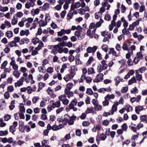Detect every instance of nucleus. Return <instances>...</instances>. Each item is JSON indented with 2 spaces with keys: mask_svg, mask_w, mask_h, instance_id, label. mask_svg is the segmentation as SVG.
<instances>
[{
  "mask_svg": "<svg viewBox=\"0 0 147 147\" xmlns=\"http://www.w3.org/2000/svg\"><path fill=\"white\" fill-rule=\"evenodd\" d=\"M38 24L40 27L45 26L47 24L46 21L42 20H40L38 21V19L37 18H36L34 20L32 24L31 27L30 28V30L35 29Z\"/></svg>",
  "mask_w": 147,
  "mask_h": 147,
  "instance_id": "obj_1",
  "label": "nucleus"
},
{
  "mask_svg": "<svg viewBox=\"0 0 147 147\" xmlns=\"http://www.w3.org/2000/svg\"><path fill=\"white\" fill-rule=\"evenodd\" d=\"M68 71L69 73L66 75L63 78V79L66 82L72 79L76 74V72L74 69H71Z\"/></svg>",
  "mask_w": 147,
  "mask_h": 147,
  "instance_id": "obj_2",
  "label": "nucleus"
},
{
  "mask_svg": "<svg viewBox=\"0 0 147 147\" xmlns=\"http://www.w3.org/2000/svg\"><path fill=\"white\" fill-rule=\"evenodd\" d=\"M100 63L101 64L98 65L97 68V71L98 73H100L103 70L106 69L108 67V65L105 60H103L101 61Z\"/></svg>",
  "mask_w": 147,
  "mask_h": 147,
  "instance_id": "obj_3",
  "label": "nucleus"
},
{
  "mask_svg": "<svg viewBox=\"0 0 147 147\" xmlns=\"http://www.w3.org/2000/svg\"><path fill=\"white\" fill-rule=\"evenodd\" d=\"M117 15L116 14H114L113 16V19L112 21V24L115 27H117V28L120 27L121 25V20H118L117 22H115V21L117 19Z\"/></svg>",
  "mask_w": 147,
  "mask_h": 147,
  "instance_id": "obj_4",
  "label": "nucleus"
},
{
  "mask_svg": "<svg viewBox=\"0 0 147 147\" xmlns=\"http://www.w3.org/2000/svg\"><path fill=\"white\" fill-rule=\"evenodd\" d=\"M58 98L59 100L61 101L64 105H67L69 103V100L66 98V96L65 94L60 95L59 97Z\"/></svg>",
  "mask_w": 147,
  "mask_h": 147,
  "instance_id": "obj_5",
  "label": "nucleus"
},
{
  "mask_svg": "<svg viewBox=\"0 0 147 147\" xmlns=\"http://www.w3.org/2000/svg\"><path fill=\"white\" fill-rule=\"evenodd\" d=\"M75 35L77 37L79 40H81L84 37L85 33L82 31H76L74 33Z\"/></svg>",
  "mask_w": 147,
  "mask_h": 147,
  "instance_id": "obj_6",
  "label": "nucleus"
},
{
  "mask_svg": "<svg viewBox=\"0 0 147 147\" xmlns=\"http://www.w3.org/2000/svg\"><path fill=\"white\" fill-rule=\"evenodd\" d=\"M34 21L33 19L32 18H25V21L27 22L25 25V27L27 28H29L30 26L31 27L32 25L31 24H32V23Z\"/></svg>",
  "mask_w": 147,
  "mask_h": 147,
  "instance_id": "obj_7",
  "label": "nucleus"
},
{
  "mask_svg": "<svg viewBox=\"0 0 147 147\" xmlns=\"http://www.w3.org/2000/svg\"><path fill=\"white\" fill-rule=\"evenodd\" d=\"M103 76L102 74L100 73L96 75V78L93 80V82H98L102 81L103 79Z\"/></svg>",
  "mask_w": 147,
  "mask_h": 147,
  "instance_id": "obj_8",
  "label": "nucleus"
},
{
  "mask_svg": "<svg viewBox=\"0 0 147 147\" xmlns=\"http://www.w3.org/2000/svg\"><path fill=\"white\" fill-rule=\"evenodd\" d=\"M25 78L23 77H21L19 80L14 83V86L16 87H17L22 86L23 84V82Z\"/></svg>",
  "mask_w": 147,
  "mask_h": 147,
  "instance_id": "obj_9",
  "label": "nucleus"
},
{
  "mask_svg": "<svg viewBox=\"0 0 147 147\" xmlns=\"http://www.w3.org/2000/svg\"><path fill=\"white\" fill-rule=\"evenodd\" d=\"M114 103V104L113 105L111 109L110 110V113L111 115H113L114 113L117 111V106L118 105L117 101H115Z\"/></svg>",
  "mask_w": 147,
  "mask_h": 147,
  "instance_id": "obj_10",
  "label": "nucleus"
},
{
  "mask_svg": "<svg viewBox=\"0 0 147 147\" xmlns=\"http://www.w3.org/2000/svg\"><path fill=\"white\" fill-rule=\"evenodd\" d=\"M97 49V47L96 46H94L92 47H88L86 49V50L88 53H92L93 54H94Z\"/></svg>",
  "mask_w": 147,
  "mask_h": 147,
  "instance_id": "obj_11",
  "label": "nucleus"
},
{
  "mask_svg": "<svg viewBox=\"0 0 147 147\" xmlns=\"http://www.w3.org/2000/svg\"><path fill=\"white\" fill-rule=\"evenodd\" d=\"M96 29L92 30V31L90 29L87 30L86 32L87 35L91 37H93L95 33Z\"/></svg>",
  "mask_w": 147,
  "mask_h": 147,
  "instance_id": "obj_12",
  "label": "nucleus"
},
{
  "mask_svg": "<svg viewBox=\"0 0 147 147\" xmlns=\"http://www.w3.org/2000/svg\"><path fill=\"white\" fill-rule=\"evenodd\" d=\"M63 49L62 47L59 46V45H55V49H53L52 51L53 52H55L56 51H58L59 53H62Z\"/></svg>",
  "mask_w": 147,
  "mask_h": 147,
  "instance_id": "obj_13",
  "label": "nucleus"
},
{
  "mask_svg": "<svg viewBox=\"0 0 147 147\" xmlns=\"http://www.w3.org/2000/svg\"><path fill=\"white\" fill-rule=\"evenodd\" d=\"M64 93L67 96V97L68 98L73 96L74 95V93L73 92L70 91L69 90H67V89H65Z\"/></svg>",
  "mask_w": 147,
  "mask_h": 147,
  "instance_id": "obj_14",
  "label": "nucleus"
},
{
  "mask_svg": "<svg viewBox=\"0 0 147 147\" xmlns=\"http://www.w3.org/2000/svg\"><path fill=\"white\" fill-rule=\"evenodd\" d=\"M64 127V125L62 124H60L58 125H55L52 126V130L53 131H56L63 128Z\"/></svg>",
  "mask_w": 147,
  "mask_h": 147,
  "instance_id": "obj_15",
  "label": "nucleus"
},
{
  "mask_svg": "<svg viewBox=\"0 0 147 147\" xmlns=\"http://www.w3.org/2000/svg\"><path fill=\"white\" fill-rule=\"evenodd\" d=\"M143 109V106L138 105L135 107V111L137 114H139L140 111H142Z\"/></svg>",
  "mask_w": 147,
  "mask_h": 147,
  "instance_id": "obj_16",
  "label": "nucleus"
},
{
  "mask_svg": "<svg viewBox=\"0 0 147 147\" xmlns=\"http://www.w3.org/2000/svg\"><path fill=\"white\" fill-rule=\"evenodd\" d=\"M51 101L53 102L52 105L53 106L54 108H59L61 106V102L59 100L56 102L54 100H51Z\"/></svg>",
  "mask_w": 147,
  "mask_h": 147,
  "instance_id": "obj_17",
  "label": "nucleus"
},
{
  "mask_svg": "<svg viewBox=\"0 0 147 147\" xmlns=\"http://www.w3.org/2000/svg\"><path fill=\"white\" fill-rule=\"evenodd\" d=\"M48 94L52 97L54 98L56 97V95L53 93L54 91L50 87H49L47 89Z\"/></svg>",
  "mask_w": 147,
  "mask_h": 147,
  "instance_id": "obj_18",
  "label": "nucleus"
},
{
  "mask_svg": "<svg viewBox=\"0 0 147 147\" xmlns=\"http://www.w3.org/2000/svg\"><path fill=\"white\" fill-rule=\"evenodd\" d=\"M80 7V3L79 2H77L74 4L71 5V9L72 10H73L74 9L78 8Z\"/></svg>",
  "mask_w": 147,
  "mask_h": 147,
  "instance_id": "obj_19",
  "label": "nucleus"
},
{
  "mask_svg": "<svg viewBox=\"0 0 147 147\" xmlns=\"http://www.w3.org/2000/svg\"><path fill=\"white\" fill-rule=\"evenodd\" d=\"M76 118V117L74 115L71 116L70 118V119L67 122L69 125H73L74 123V120H75Z\"/></svg>",
  "mask_w": 147,
  "mask_h": 147,
  "instance_id": "obj_20",
  "label": "nucleus"
},
{
  "mask_svg": "<svg viewBox=\"0 0 147 147\" xmlns=\"http://www.w3.org/2000/svg\"><path fill=\"white\" fill-rule=\"evenodd\" d=\"M134 73V71L133 69L129 70L127 74L125 76L124 78L126 79H127L130 77L131 76L133 75Z\"/></svg>",
  "mask_w": 147,
  "mask_h": 147,
  "instance_id": "obj_21",
  "label": "nucleus"
},
{
  "mask_svg": "<svg viewBox=\"0 0 147 147\" xmlns=\"http://www.w3.org/2000/svg\"><path fill=\"white\" fill-rule=\"evenodd\" d=\"M123 80V79H121L120 77L119 76L115 77L114 78V80L115 82V85L116 86H118L120 82L121 81H122Z\"/></svg>",
  "mask_w": 147,
  "mask_h": 147,
  "instance_id": "obj_22",
  "label": "nucleus"
},
{
  "mask_svg": "<svg viewBox=\"0 0 147 147\" xmlns=\"http://www.w3.org/2000/svg\"><path fill=\"white\" fill-rule=\"evenodd\" d=\"M35 4L30 2H27L25 4V7L27 9H29L31 7H33Z\"/></svg>",
  "mask_w": 147,
  "mask_h": 147,
  "instance_id": "obj_23",
  "label": "nucleus"
},
{
  "mask_svg": "<svg viewBox=\"0 0 147 147\" xmlns=\"http://www.w3.org/2000/svg\"><path fill=\"white\" fill-rule=\"evenodd\" d=\"M121 22L123 23V26L124 28H127L128 25V23L125 20L124 17H122L121 19Z\"/></svg>",
  "mask_w": 147,
  "mask_h": 147,
  "instance_id": "obj_24",
  "label": "nucleus"
},
{
  "mask_svg": "<svg viewBox=\"0 0 147 147\" xmlns=\"http://www.w3.org/2000/svg\"><path fill=\"white\" fill-rule=\"evenodd\" d=\"M5 36L9 38H10L13 36V33L11 30L7 31L5 33Z\"/></svg>",
  "mask_w": 147,
  "mask_h": 147,
  "instance_id": "obj_25",
  "label": "nucleus"
},
{
  "mask_svg": "<svg viewBox=\"0 0 147 147\" xmlns=\"http://www.w3.org/2000/svg\"><path fill=\"white\" fill-rule=\"evenodd\" d=\"M137 82V80L135 77H132L128 81V85H131L133 83H135Z\"/></svg>",
  "mask_w": 147,
  "mask_h": 147,
  "instance_id": "obj_26",
  "label": "nucleus"
},
{
  "mask_svg": "<svg viewBox=\"0 0 147 147\" xmlns=\"http://www.w3.org/2000/svg\"><path fill=\"white\" fill-rule=\"evenodd\" d=\"M29 34V31L28 30H22L20 32V34L21 36H23L25 35L27 36Z\"/></svg>",
  "mask_w": 147,
  "mask_h": 147,
  "instance_id": "obj_27",
  "label": "nucleus"
},
{
  "mask_svg": "<svg viewBox=\"0 0 147 147\" xmlns=\"http://www.w3.org/2000/svg\"><path fill=\"white\" fill-rule=\"evenodd\" d=\"M109 54H112L113 55L116 56H118V55L117 54L116 52L115 51L114 49L113 48H109Z\"/></svg>",
  "mask_w": 147,
  "mask_h": 147,
  "instance_id": "obj_28",
  "label": "nucleus"
},
{
  "mask_svg": "<svg viewBox=\"0 0 147 147\" xmlns=\"http://www.w3.org/2000/svg\"><path fill=\"white\" fill-rule=\"evenodd\" d=\"M140 119L141 121L145 122L146 123H147V116L146 115H143L141 116L140 117Z\"/></svg>",
  "mask_w": 147,
  "mask_h": 147,
  "instance_id": "obj_29",
  "label": "nucleus"
},
{
  "mask_svg": "<svg viewBox=\"0 0 147 147\" xmlns=\"http://www.w3.org/2000/svg\"><path fill=\"white\" fill-rule=\"evenodd\" d=\"M19 110L20 113H24L25 111V109L23 104L20 103L19 105Z\"/></svg>",
  "mask_w": 147,
  "mask_h": 147,
  "instance_id": "obj_30",
  "label": "nucleus"
},
{
  "mask_svg": "<svg viewBox=\"0 0 147 147\" xmlns=\"http://www.w3.org/2000/svg\"><path fill=\"white\" fill-rule=\"evenodd\" d=\"M70 118L69 116L67 114L65 115L64 116V119H63L64 122V125H66L67 124V123Z\"/></svg>",
  "mask_w": 147,
  "mask_h": 147,
  "instance_id": "obj_31",
  "label": "nucleus"
},
{
  "mask_svg": "<svg viewBox=\"0 0 147 147\" xmlns=\"http://www.w3.org/2000/svg\"><path fill=\"white\" fill-rule=\"evenodd\" d=\"M25 22V18L23 17L22 18L21 20L18 23V25L20 27H22L24 26V22Z\"/></svg>",
  "mask_w": 147,
  "mask_h": 147,
  "instance_id": "obj_32",
  "label": "nucleus"
},
{
  "mask_svg": "<svg viewBox=\"0 0 147 147\" xmlns=\"http://www.w3.org/2000/svg\"><path fill=\"white\" fill-rule=\"evenodd\" d=\"M94 112V109L93 107H91L88 108L86 111V114L92 113Z\"/></svg>",
  "mask_w": 147,
  "mask_h": 147,
  "instance_id": "obj_33",
  "label": "nucleus"
},
{
  "mask_svg": "<svg viewBox=\"0 0 147 147\" xmlns=\"http://www.w3.org/2000/svg\"><path fill=\"white\" fill-rule=\"evenodd\" d=\"M32 43L34 45L37 44V43H39L42 41L40 40L38 38H34L32 40Z\"/></svg>",
  "mask_w": 147,
  "mask_h": 147,
  "instance_id": "obj_34",
  "label": "nucleus"
},
{
  "mask_svg": "<svg viewBox=\"0 0 147 147\" xmlns=\"http://www.w3.org/2000/svg\"><path fill=\"white\" fill-rule=\"evenodd\" d=\"M38 71L40 73L44 74L46 72V69L44 68V67L43 66H39L38 67Z\"/></svg>",
  "mask_w": 147,
  "mask_h": 147,
  "instance_id": "obj_35",
  "label": "nucleus"
},
{
  "mask_svg": "<svg viewBox=\"0 0 147 147\" xmlns=\"http://www.w3.org/2000/svg\"><path fill=\"white\" fill-rule=\"evenodd\" d=\"M33 79V76L32 74H30L27 78H25V81L26 83H28L30 82V80H32Z\"/></svg>",
  "mask_w": 147,
  "mask_h": 147,
  "instance_id": "obj_36",
  "label": "nucleus"
},
{
  "mask_svg": "<svg viewBox=\"0 0 147 147\" xmlns=\"http://www.w3.org/2000/svg\"><path fill=\"white\" fill-rule=\"evenodd\" d=\"M88 75L95 74V71L93 67H89L88 69Z\"/></svg>",
  "mask_w": 147,
  "mask_h": 147,
  "instance_id": "obj_37",
  "label": "nucleus"
},
{
  "mask_svg": "<svg viewBox=\"0 0 147 147\" xmlns=\"http://www.w3.org/2000/svg\"><path fill=\"white\" fill-rule=\"evenodd\" d=\"M8 7L7 6L3 7L0 5V11L2 12H5L7 11L8 10Z\"/></svg>",
  "mask_w": 147,
  "mask_h": 147,
  "instance_id": "obj_38",
  "label": "nucleus"
},
{
  "mask_svg": "<svg viewBox=\"0 0 147 147\" xmlns=\"http://www.w3.org/2000/svg\"><path fill=\"white\" fill-rule=\"evenodd\" d=\"M130 45V44L129 43H124L123 46H122V49L125 51L128 50V47Z\"/></svg>",
  "mask_w": 147,
  "mask_h": 147,
  "instance_id": "obj_39",
  "label": "nucleus"
},
{
  "mask_svg": "<svg viewBox=\"0 0 147 147\" xmlns=\"http://www.w3.org/2000/svg\"><path fill=\"white\" fill-rule=\"evenodd\" d=\"M124 108L127 112L131 111L133 110L132 107L129 105H126Z\"/></svg>",
  "mask_w": 147,
  "mask_h": 147,
  "instance_id": "obj_40",
  "label": "nucleus"
},
{
  "mask_svg": "<svg viewBox=\"0 0 147 147\" xmlns=\"http://www.w3.org/2000/svg\"><path fill=\"white\" fill-rule=\"evenodd\" d=\"M8 45L11 47H13L17 46V44L14 40H13L9 42Z\"/></svg>",
  "mask_w": 147,
  "mask_h": 147,
  "instance_id": "obj_41",
  "label": "nucleus"
},
{
  "mask_svg": "<svg viewBox=\"0 0 147 147\" xmlns=\"http://www.w3.org/2000/svg\"><path fill=\"white\" fill-rule=\"evenodd\" d=\"M105 97L108 100H109L110 99H114L115 97V96L113 94H108Z\"/></svg>",
  "mask_w": 147,
  "mask_h": 147,
  "instance_id": "obj_42",
  "label": "nucleus"
},
{
  "mask_svg": "<svg viewBox=\"0 0 147 147\" xmlns=\"http://www.w3.org/2000/svg\"><path fill=\"white\" fill-rule=\"evenodd\" d=\"M18 22V18L15 16H13L11 21L12 24L13 25H15Z\"/></svg>",
  "mask_w": 147,
  "mask_h": 147,
  "instance_id": "obj_43",
  "label": "nucleus"
},
{
  "mask_svg": "<svg viewBox=\"0 0 147 147\" xmlns=\"http://www.w3.org/2000/svg\"><path fill=\"white\" fill-rule=\"evenodd\" d=\"M74 84L73 83L71 82L68 83L66 85L67 88L65 89H67V90H70L73 87Z\"/></svg>",
  "mask_w": 147,
  "mask_h": 147,
  "instance_id": "obj_44",
  "label": "nucleus"
},
{
  "mask_svg": "<svg viewBox=\"0 0 147 147\" xmlns=\"http://www.w3.org/2000/svg\"><path fill=\"white\" fill-rule=\"evenodd\" d=\"M8 132L7 130L4 131H0V136H7L8 134Z\"/></svg>",
  "mask_w": 147,
  "mask_h": 147,
  "instance_id": "obj_45",
  "label": "nucleus"
},
{
  "mask_svg": "<svg viewBox=\"0 0 147 147\" xmlns=\"http://www.w3.org/2000/svg\"><path fill=\"white\" fill-rule=\"evenodd\" d=\"M127 28H124L122 30V33L124 35H129L130 34V32L128 30V29H126Z\"/></svg>",
  "mask_w": 147,
  "mask_h": 147,
  "instance_id": "obj_46",
  "label": "nucleus"
},
{
  "mask_svg": "<svg viewBox=\"0 0 147 147\" xmlns=\"http://www.w3.org/2000/svg\"><path fill=\"white\" fill-rule=\"evenodd\" d=\"M15 104V101L14 100H12L11 102V105L9 106V109L11 110H12L15 107L14 104Z\"/></svg>",
  "mask_w": 147,
  "mask_h": 147,
  "instance_id": "obj_47",
  "label": "nucleus"
},
{
  "mask_svg": "<svg viewBox=\"0 0 147 147\" xmlns=\"http://www.w3.org/2000/svg\"><path fill=\"white\" fill-rule=\"evenodd\" d=\"M44 47V44L43 42L41 41L39 43L38 45V46L36 47L35 48L37 49L38 51L40 49H41L42 47Z\"/></svg>",
  "mask_w": 147,
  "mask_h": 147,
  "instance_id": "obj_48",
  "label": "nucleus"
},
{
  "mask_svg": "<svg viewBox=\"0 0 147 147\" xmlns=\"http://www.w3.org/2000/svg\"><path fill=\"white\" fill-rule=\"evenodd\" d=\"M103 22V20L100 18L99 21L97 22L95 24L96 27V28L100 27L101 26V24Z\"/></svg>",
  "mask_w": 147,
  "mask_h": 147,
  "instance_id": "obj_49",
  "label": "nucleus"
},
{
  "mask_svg": "<svg viewBox=\"0 0 147 147\" xmlns=\"http://www.w3.org/2000/svg\"><path fill=\"white\" fill-rule=\"evenodd\" d=\"M105 100L103 101L102 102V105L103 106H108L109 105V100H108L107 99L105 98V97H104Z\"/></svg>",
  "mask_w": 147,
  "mask_h": 147,
  "instance_id": "obj_50",
  "label": "nucleus"
},
{
  "mask_svg": "<svg viewBox=\"0 0 147 147\" xmlns=\"http://www.w3.org/2000/svg\"><path fill=\"white\" fill-rule=\"evenodd\" d=\"M94 108L96 111H100L102 109V107L98 104L94 106Z\"/></svg>",
  "mask_w": 147,
  "mask_h": 147,
  "instance_id": "obj_51",
  "label": "nucleus"
},
{
  "mask_svg": "<svg viewBox=\"0 0 147 147\" xmlns=\"http://www.w3.org/2000/svg\"><path fill=\"white\" fill-rule=\"evenodd\" d=\"M70 134L69 133L68 134H66L65 137L61 140L65 141L69 139L70 138Z\"/></svg>",
  "mask_w": 147,
  "mask_h": 147,
  "instance_id": "obj_52",
  "label": "nucleus"
},
{
  "mask_svg": "<svg viewBox=\"0 0 147 147\" xmlns=\"http://www.w3.org/2000/svg\"><path fill=\"white\" fill-rule=\"evenodd\" d=\"M42 9L45 11L48 10L49 8V4L47 3H46L44 4L42 7Z\"/></svg>",
  "mask_w": 147,
  "mask_h": 147,
  "instance_id": "obj_53",
  "label": "nucleus"
},
{
  "mask_svg": "<svg viewBox=\"0 0 147 147\" xmlns=\"http://www.w3.org/2000/svg\"><path fill=\"white\" fill-rule=\"evenodd\" d=\"M47 71L48 73L52 74L54 71L53 68L51 67H49L47 68Z\"/></svg>",
  "mask_w": 147,
  "mask_h": 147,
  "instance_id": "obj_54",
  "label": "nucleus"
},
{
  "mask_svg": "<svg viewBox=\"0 0 147 147\" xmlns=\"http://www.w3.org/2000/svg\"><path fill=\"white\" fill-rule=\"evenodd\" d=\"M138 90L136 87H135L134 88H132L131 90V92L132 94H136L138 93Z\"/></svg>",
  "mask_w": 147,
  "mask_h": 147,
  "instance_id": "obj_55",
  "label": "nucleus"
},
{
  "mask_svg": "<svg viewBox=\"0 0 147 147\" xmlns=\"http://www.w3.org/2000/svg\"><path fill=\"white\" fill-rule=\"evenodd\" d=\"M142 20V19L141 18H139L138 20L133 22L132 24L135 26H136L138 25H139L140 22Z\"/></svg>",
  "mask_w": 147,
  "mask_h": 147,
  "instance_id": "obj_56",
  "label": "nucleus"
},
{
  "mask_svg": "<svg viewBox=\"0 0 147 147\" xmlns=\"http://www.w3.org/2000/svg\"><path fill=\"white\" fill-rule=\"evenodd\" d=\"M11 115L7 114L4 117V120L5 121H8L11 119Z\"/></svg>",
  "mask_w": 147,
  "mask_h": 147,
  "instance_id": "obj_57",
  "label": "nucleus"
},
{
  "mask_svg": "<svg viewBox=\"0 0 147 147\" xmlns=\"http://www.w3.org/2000/svg\"><path fill=\"white\" fill-rule=\"evenodd\" d=\"M140 6V5L138 3L136 2L134 4L133 7L135 10H138Z\"/></svg>",
  "mask_w": 147,
  "mask_h": 147,
  "instance_id": "obj_58",
  "label": "nucleus"
},
{
  "mask_svg": "<svg viewBox=\"0 0 147 147\" xmlns=\"http://www.w3.org/2000/svg\"><path fill=\"white\" fill-rule=\"evenodd\" d=\"M39 99V98L38 96H34L32 98V100L33 103H36Z\"/></svg>",
  "mask_w": 147,
  "mask_h": 147,
  "instance_id": "obj_59",
  "label": "nucleus"
},
{
  "mask_svg": "<svg viewBox=\"0 0 147 147\" xmlns=\"http://www.w3.org/2000/svg\"><path fill=\"white\" fill-rule=\"evenodd\" d=\"M77 11L78 13L80 14L84 15L85 13L84 9L82 8H80L78 9Z\"/></svg>",
  "mask_w": 147,
  "mask_h": 147,
  "instance_id": "obj_60",
  "label": "nucleus"
},
{
  "mask_svg": "<svg viewBox=\"0 0 147 147\" xmlns=\"http://www.w3.org/2000/svg\"><path fill=\"white\" fill-rule=\"evenodd\" d=\"M13 75L17 78H18L20 76V74L17 70H15L13 72Z\"/></svg>",
  "mask_w": 147,
  "mask_h": 147,
  "instance_id": "obj_61",
  "label": "nucleus"
},
{
  "mask_svg": "<svg viewBox=\"0 0 147 147\" xmlns=\"http://www.w3.org/2000/svg\"><path fill=\"white\" fill-rule=\"evenodd\" d=\"M107 138V136L103 133L101 134L100 135V138L101 140H105Z\"/></svg>",
  "mask_w": 147,
  "mask_h": 147,
  "instance_id": "obj_62",
  "label": "nucleus"
},
{
  "mask_svg": "<svg viewBox=\"0 0 147 147\" xmlns=\"http://www.w3.org/2000/svg\"><path fill=\"white\" fill-rule=\"evenodd\" d=\"M4 24H5L6 27L8 28H10L11 27V25L10 22L7 20L4 21Z\"/></svg>",
  "mask_w": 147,
  "mask_h": 147,
  "instance_id": "obj_63",
  "label": "nucleus"
},
{
  "mask_svg": "<svg viewBox=\"0 0 147 147\" xmlns=\"http://www.w3.org/2000/svg\"><path fill=\"white\" fill-rule=\"evenodd\" d=\"M86 93L88 95H91L92 94L93 92L91 89L88 88L87 89Z\"/></svg>",
  "mask_w": 147,
  "mask_h": 147,
  "instance_id": "obj_64",
  "label": "nucleus"
}]
</instances>
